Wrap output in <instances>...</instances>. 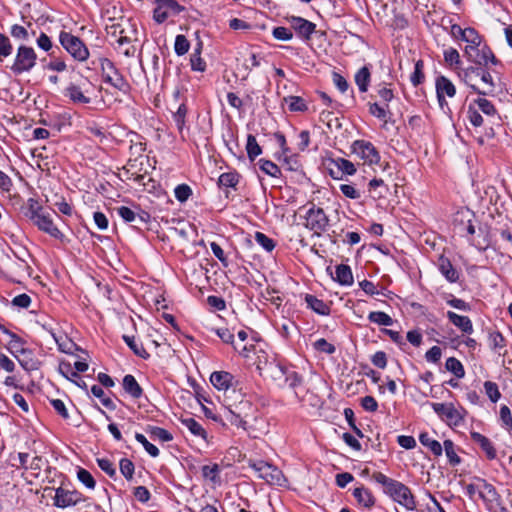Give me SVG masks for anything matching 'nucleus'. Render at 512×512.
Returning a JSON list of instances; mask_svg holds the SVG:
<instances>
[{"mask_svg": "<svg viewBox=\"0 0 512 512\" xmlns=\"http://www.w3.org/2000/svg\"><path fill=\"white\" fill-rule=\"evenodd\" d=\"M460 79L474 92L480 95H491L495 91V82L489 71L483 67L470 66L458 71Z\"/></svg>", "mask_w": 512, "mask_h": 512, "instance_id": "f257e3e1", "label": "nucleus"}, {"mask_svg": "<svg viewBox=\"0 0 512 512\" xmlns=\"http://www.w3.org/2000/svg\"><path fill=\"white\" fill-rule=\"evenodd\" d=\"M263 377L271 379L280 388L296 389L302 384V377L293 369L275 360L265 367Z\"/></svg>", "mask_w": 512, "mask_h": 512, "instance_id": "f03ea898", "label": "nucleus"}, {"mask_svg": "<svg viewBox=\"0 0 512 512\" xmlns=\"http://www.w3.org/2000/svg\"><path fill=\"white\" fill-rule=\"evenodd\" d=\"M462 41L467 43L464 52L469 61L479 65L487 64L489 59L492 63L495 62V57L490 50L483 48L482 53H480L479 47L482 39L474 28H466Z\"/></svg>", "mask_w": 512, "mask_h": 512, "instance_id": "7ed1b4c3", "label": "nucleus"}, {"mask_svg": "<svg viewBox=\"0 0 512 512\" xmlns=\"http://www.w3.org/2000/svg\"><path fill=\"white\" fill-rule=\"evenodd\" d=\"M251 405L249 401H240L238 405L229 403L223 409L224 419L233 426L242 428L254 438L258 437L256 434H252L250 427L247 426V409H250Z\"/></svg>", "mask_w": 512, "mask_h": 512, "instance_id": "20e7f679", "label": "nucleus"}, {"mask_svg": "<svg viewBox=\"0 0 512 512\" xmlns=\"http://www.w3.org/2000/svg\"><path fill=\"white\" fill-rule=\"evenodd\" d=\"M249 467L269 485L285 486L287 483L282 471L268 462L262 460L251 462Z\"/></svg>", "mask_w": 512, "mask_h": 512, "instance_id": "39448f33", "label": "nucleus"}, {"mask_svg": "<svg viewBox=\"0 0 512 512\" xmlns=\"http://www.w3.org/2000/svg\"><path fill=\"white\" fill-rule=\"evenodd\" d=\"M110 23L106 24L107 35L115 40L119 41H137V29L129 20L120 19L115 21L109 20Z\"/></svg>", "mask_w": 512, "mask_h": 512, "instance_id": "423d86ee", "label": "nucleus"}, {"mask_svg": "<svg viewBox=\"0 0 512 512\" xmlns=\"http://www.w3.org/2000/svg\"><path fill=\"white\" fill-rule=\"evenodd\" d=\"M59 40L63 48L79 62H84L89 58V50L84 42L68 32H61Z\"/></svg>", "mask_w": 512, "mask_h": 512, "instance_id": "0eeeda50", "label": "nucleus"}, {"mask_svg": "<svg viewBox=\"0 0 512 512\" xmlns=\"http://www.w3.org/2000/svg\"><path fill=\"white\" fill-rule=\"evenodd\" d=\"M434 412L449 426H460L464 422L466 411L453 403H431Z\"/></svg>", "mask_w": 512, "mask_h": 512, "instance_id": "6e6552de", "label": "nucleus"}, {"mask_svg": "<svg viewBox=\"0 0 512 512\" xmlns=\"http://www.w3.org/2000/svg\"><path fill=\"white\" fill-rule=\"evenodd\" d=\"M329 225V219L322 208L313 205L305 215V227L316 235L324 232Z\"/></svg>", "mask_w": 512, "mask_h": 512, "instance_id": "1a4fd4ad", "label": "nucleus"}, {"mask_svg": "<svg viewBox=\"0 0 512 512\" xmlns=\"http://www.w3.org/2000/svg\"><path fill=\"white\" fill-rule=\"evenodd\" d=\"M85 500L86 498L77 490L58 487L54 493L53 505L57 508L65 509L77 506Z\"/></svg>", "mask_w": 512, "mask_h": 512, "instance_id": "9d476101", "label": "nucleus"}, {"mask_svg": "<svg viewBox=\"0 0 512 512\" xmlns=\"http://www.w3.org/2000/svg\"><path fill=\"white\" fill-rule=\"evenodd\" d=\"M155 4L153 18L157 23H163L168 18L178 15L184 9L175 0H155Z\"/></svg>", "mask_w": 512, "mask_h": 512, "instance_id": "9b49d317", "label": "nucleus"}, {"mask_svg": "<svg viewBox=\"0 0 512 512\" xmlns=\"http://www.w3.org/2000/svg\"><path fill=\"white\" fill-rule=\"evenodd\" d=\"M353 153L362 159L364 163L368 165L378 164L380 161V154L375 148V146L365 140H356L352 144Z\"/></svg>", "mask_w": 512, "mask_h": 512, "instance_id": "f8f14e48", "label": "nucleus"}, {"mask_svg": "<svg viewBox=\"0 0 512 512\" xmlns=\"http://www.w3.org/2000/svg\"><path fill=\"white\" fill-rule=\"evenodd\" d=\"M41 336H47V349L51 350L53 345H57L58 349L67 354H72L76 345L75 343L64 333L56 332L54 335L52 332H47L44 328H41Z\"/></svg>", "mask_w": 512, "mask_h": 512, "instance_id": "ddd939ff", "label": "nucleus"}, {"mask_svg": "<svg viewBox=\"0 0 512 512\" xmlns=\"http://www.w3.org/2000/svg\"><path fill=\"white\" fill-rule=\"evenodd\" d=\"M437 99L442 110H449L446 97L453 98L456 94V87L450 79L440 75L435 80Z\"/></svg>", "mask_w": 512, "mask_h": 512, "instance_id": "4468645a", "label": "nucleus"}, {"mask_svg": "<svg viewBox=\"0 0 512 512\" xmlns=\"http://www.w3.org/2000/svg\"><path fill=\"white\" fill-rule=\"evenodd\" d=\"M387 493L407 510L415 509L416 503L411 490L403 483L396 481Z\"/></svg>", "mask_w": 512, "mask_h": 512, "instance_id": "2eb2a0df", "label": "nucleus"}, {"mask_svg": "<svg viewBox=\"0 0 512 512\" xmlns=\"http://www.w3.org/2000/svg\"><path fill=\"white\" fill-rule=\"evenodd\" d=\"M100 64L104 81L119 90H123L127 84L114 64L107 58L101 59Z\"/></svg>", "mask_w": 512, "mask_h": 512, "instance_id": "dca6fc26", "label": "nucleus"}, {"mask_svg": "<svg viewBox=\"0 0 512 512\" xmlns=\"http://www.w3.org/2000/svg\"><path fill=\"white\" fill-rule=\"evenodd\" d=\"M32 68V49L20 45L11 70L15 74H21Z\"/></svg>", "mask_w": 512, "mask_h": 512, "instance_id": "f3484780", "label": "nucleus"}, {"mask_svg": "<svg viewBox=\"0 0 512 512\" xmlns=\"http://www.w3.org/2000/svg\"><path fill=\"white\" fill-rule=\"evenodd\" d=\"M34 223L40 230L49 234L51 237L55 239L63 238L62 232L56 227L50 216L34 214Z\"/></svg>", "mask_w": 512, "mask_h": 512, "instance_id": "a211bd4d", "label": "nucleus"}, {"mask_svg": "<svg viewBox=\"0 0 512 512\" xmlns=\"http://www.w3.org/2000/svg\"><path fill=\"white\" fill-rule=\"evenodd\" d=\"M437 266L440 273L449 283H456L459 280L460 272L453 266L448 258L440 256Z\"/></svg>", "mask_w": 512, "mask_h": 512, "instance_id": "6ab92c4d", "label": "nucleus"}, {"mask_svg": "<svg viewBox=\"0 0 512 512\" xmlns=\"http://www.w3.org/2000/svg\"><path fill=\"white\" fill-rule=\"evenodd\" d=\"M11 340L9 341V348L14 356L18 359L19 363L25 370H30L29 361L22 359L20 356L25 355L27 350L24 347L25 342L15 334H10Z\"/></svg>", "mask_w": 512, "mask_h": 512, "instance_id": "aec40b11", "label": "nucleus"}, {"mask_svg": "<svg viewBox=\"0 0 512 512\" xmlns=\"http://www.w3.org/2000/svg\"><path fill=\"white\" fill-rule=\"evenodd\" d=\"M55 323L53 320H50L49 322H41L39 320L36 321L34 324V342H36L41 348L47 349V336H41L39 331H41V328H44L47 332H52L54 335H56L57 329L54 327Z\"/></svg>", "mask_w": 512, "mask_h": 512, "instance_id": "412c9836", "label": "nucleus"}, {"mask_svg": "<svg viewBox=\"0 0 512 512\" xmlns=\"http://www.w3.org/2000/svg\"><path fill=\"white\" fill-rule=\"evenodd\" d=\"M234 377L226 371H216L210 376V382L218 390L229 391Z\"/></svg>", "mask_w": 512, "mask_h": 512, "instance_id": "4be33fe9", "label": "nucleus"}, {"mask_svg": "<svg viewBox=\"0 0 512 512\" xmlns=\"http://www.w3.org/2000/svg\"><path fill=\"white\" fill-rule=\"evenodd\" d=\"M86 90H83L80 86L71 83L64 90V96L69 98L75 104H89L91 102L90 97L85 95Z\"/></svg>", "mask_w": 512, "mask_h": 512, "instance_id": "5701e85b", "label": "nucleus"}, {"mask_svg": "<svg viewBox=\"0 0 512 512\" xmlns=\"http://www.w3.org/2000/svg\"><path fill=\"white\" fill-rule=\"evenodd\" d=\"M446 316L448 320L463 333H473V324L468 316L458 315L453 311H447Z\"/></svg>", "mask_w": 512, "mask_h": 512, "instance_id": "b1692460", "label": "nucleus"}, {"mask_svg": "<svg viewBox=\"0 0 512 512\" xmlns=\"http://www.w3.org/2000/svg\"><path fill=\"white\" fill-rule=\"evenodd\" d=\"M471 439L479 445L488 459L492 460L496 458V449L490 439L479 432H471Z\"/></svg>", "mask_w": 512, "mask_h": 512, "instance_id": "393cba45", "label": "nucleus"}, {"mask_svg": "<svg viewBox=\"0 0 512 512\" xmlns=\"http://www.w3.org/2000/svg\"><path fill=\"white\" fill-rule=\"evenodd\" d=\"M334 166L337 168V172H335L332 168L330 169V174L334 178H340V175H353L356 172L355 165L344 158H338L332 161Z\"/></svg>", "mask_w": 512, "mask_h": 512, "instance_id": "a878e982", "label": "nucleus"}, {"mask_svg": "<svg viewBox=\"0 0 512 512\" xmlns=\"http://www.w3.org/2000/svg\"><path fill=\"white\" fill-rule=\"evenodd\" d=\"M353 496L358 504L365 508H371L375 504V498L371 491L363 486L355 488L353 490Z\"/></svg>", "mask_w": 512, "mask_h": 512, "instance_id": "bb28decb", "label": "nucleus"}, {"mask_svg": "<svg viewBox=\"0 0 512 512\" xmlns=\"http://www.w3.org/2000/svg\"><path fill=\"white\" fill-rule=\"evenodd\" d=\"M335 280L341 285L350 286L353 284V274L348 265L340 264L336 266Z\"/></svg>", "mask_w": 512, "mask_h": 512, "instance_id": "cd10ccee", "label": "nucleus"}, {"mask_svg": "<svg viewBox=\"0 0 512 512\" xmlns=\"http://www.w3.org/2000/svg\"><path fill=\"white\" fill-rule=\"evenodd\" d=\"M123 388L126 393L131 395L133 398L141 397L143 390L136 381L133 375H125L123 378Z\"/></svg>", "mask_w": 512, "mask_h": 512, "instance_id": "c85d7f7f", "label": "nucleus"}, {"mask_svg": "<svg viewBox=\"0 0 512 512\" xmlns=\"http://www.w3.org/2000/svg\"><path fill=\"white\" fill-rule=\"evenodd\" d=\"M181 423L183 426H185L191 432V434H193L196 437L202 438L203 440H206L207 433H206L205 429L194 418L188 417V418L181 419Z\"/></svg>", "mask_w": 512, "mask_h": 512, "instance_id": "c756f323", "label": "nucleus"}, {"mask_svg": "<svg viewBox=\"0 0 512 512\" xmlns=\"http://www.w3.org/2000/svg\"><path fill=\"white\" fill-rule=\"evenodd\" d=\"M305 302L309 308L320 315H328L330 313V307L313 295H306Z\"/></svg>", "mask_w": 512, "mask_h": 512, "instance_id": "7c9ffc66", "label": "nucleus"}, {"mask_svg": "<svg viewBox=\"0 0 512 512\" xmlns=\"http://www.w3.org/2000/svg\"><path fill=\"white\" fill-rule=\"evenodd\" d=\"M187 107L184 103L180 104L176 112L173 114V120L177 126V129L181 135V138L185 139V124H186Z\"/></svg>", "mask_w": 512, "mask_h": 512, "instance_id": "2f4dec72", "label": "nucleus"}, {"mask_svg": "<svg viewBox=\"0 0 512 512\" xmlns=\"http://www.w3.org/2000/svg\"><path fill=\"white\" fill-rule=\"evenodd\" d=\"M420 443L427 447L435 456L442 455V445L435 439L431 438L427 432H423L419 435Z\"/></svg>", "mask_w": 512, "mask_h": 512, "instance_id": "473e14b6", "label": "nucleus"}, {"mask_svg": "<svg viewBox=\"0 0 512 512\" xmlns=\"http://www.w3.org/2000/svg\"><path fill=\"white\" fill-rule=\"evenodd\" d=\"M294 29L302 36L309 38L315 29V25L303 18H293Z\"/></svg>", "mask_w": 512, "mask_h": 512, "instance_id": "72a5a7b5", "label": "nucleus"}, {"mask_svg": "<svg viewBox=\"0 0 512 512\" xmlns=\"http://www.w3.org/2000/svg\"><path fill=\"white\" fill-rule=\"evenodd\" d=\"M122 338L135 355L143 359L149 357V353L144 349L142 343H140L134 336L123 335Z\"/></svg>", "mask_w": 512, "mask_h": 512, "instance_id": "f704fd0d", "label": "nucleus"}, {"mask_svg": "<svg viewBox=\"0 0 512 512\" xmlns=\"http://www.w3.org/2000/svg\"><path fill=\"white\" fill-rule=\"evenodd\" d=\"M371 74L368 67L364 66L355 74V83L361 92H366L370 83Z\"/></svg>", "mask_w": 512, "mask_h": 512, "instance_id": "c9c22d12", "label": "nucleus"}, {"mask_svg": "<svg viewBox=\"0 0 512 512\" xmlns=\"http://www.w3.org/2000/svg\"><path fill=\"white\" fill-rule=\"evenodd\" d=\"M369 113L385 123L387 122L390 114L388 104L380 105L377 102L369 103Z\"/></svg>", "mask_w": 512, "mask_h": 512, "instance_id": "e433bc0d", "label": "nucleus"}, {"mask_svg": "<svg viewBox=\"0 0 512 512\" xmlns=\"http://www.w3.org/2000/svg\"><path fill=\"white\" fill-rule=\"evenodd\" d=\"M23 21L25 25L15 24L11 27L10 34L15 40L25 41L29 38V32L27 28L30 27L31 24L30 22L25 21L24 19Z\"/></svg>", "mask_w": 512, "mask_h": 512, "instance_id": "4c0bfd02", "label": "nucleus"}, {"mask_svg": "<svg viewBox=\"0 0 512 512\" xmlns=\"http://www.w3.org/2000/svg\"><path fill=\"white\" fill-rule=\"evenodd\" d=\"M473 105L478 111H481L487 116H495L497 114L495 106L489 100L485 98H478L474 100Z\"/></svg>", "mask_w": 512, "mask_h": 512, "instance_id": "58836bf2", "label": "nucleus"}, {"mask_svg": "<svg viewBox=\"0 0 512 512\" xmlns=\"http://www.w3.org/2000/svg\"><path fill=\"white\" fill-rule=\"evenodd\" d=\"M148 433L153 440H160L162 442H169L173 439L172 434L164 428L157 426L148 427Z\"/></svg>", "mask_w": 512, "mask_h": 512, "instance_id": "ea45409f", "label": "nucleus"}, {"mask_svg": "<svg viewBox=\"0 0 512 512\" xmlns=\"http://www.w3.org/2000/svg\"><path fill=\"white\" fill-rule=\"evenodd\" d=\"M276 359L273 356H269L264 351L260 350L257 353L256 360L254 364L256 365L257 370L260 375L263 376L265 373V367L270 366L271 362H274Z\"/></svg>", "mask_w": 512, "mask_h": 512, "instance_id": "a19ab883", "label": "nucleus"}, {"mask_svg": "<svg viewBox=\"0 0 512 512\" xmlns=\"http://www.w3.org/2000/svg\"><path fill=\"white\" fill-rule=\"evenodd\" d=\"M445 367L448 371L453 373L457 378H463L465 370L462 363L455 357H449L446 360Z\"/></svg>", "mask_w": 512, "mask_h": 512, "instance_id": "79ce46f5", "label": "nucleus"}, {"mask_svg": "<svg viewBox=\"0 0 512 512\" xmlns=\"http://www.w3.org/2000/svg\"><path fill=\"white\" fill-rule=\"evenodd\" d=\"M77 479L88 489L94 490L96 486V481L92 474L81 467L77 469Z\"/></svg>", "mask_w": 512, "mask_h": 512, "instance_id": "37998d69", "label": "nucleus"}, {"mask_svg": "<svg viewBox=\"0 0 512 512\" xmlns=\"http://www.w3.org/2000/svg\"><path fill=\"white\" fill-rule=\"evenodd\" d=\"M246 150L250 160H254L262 153V149L259 146L256 137L252 134H249L247 137Z\"/></svg>", "mask_w": 512, "mask_h": 512, "instance_id": "c03bdc74", "label": "nucleus"}, {"mask_svg": "<svg viewBox=\"0 0 512 512\" xmlns=\"http://www.w3.org/2000/svg\"><path fill=\"white\" fill-rule=\"evenodd\" d=\"M91 393L100 399L101 403L103 406H105L106 408L110 409V410H115L116 409V405L115 403L112 401V399H110L109 397H106L105 396V393H104V390L101 386H98V385H93L91 387Z\"/></svg>", "mask_w": 512, "mask_h": 512, "instance_id": "a18cd8bd", "label": "nucleus"}, {"mask_svg": "<svg viewBox=\"0 0 512 512\" xmlns=\"http://www.w3.org/2000/svg\"><path fill=\"white\" fill-rule=\"evenodd\" d=\"M368 319L369 321L382 326H391L393 324V319L388 314L381 311L370 312Z\"/></svg>", "mask_w": 512, "mask_h": 512, "instance_id": "49530a36", "label": "nucleus"}, {"mask_svg": "<svg viewBox=\"0 0 512 512\" xmlns=\"http://www.w3.org/2000/svg\"><path fill=\"white\" fill-rule=\"evenodd\" d=\"M442 448L444 449L450 464L457 465L460 463L461 459L457 455L454 443L451 440H445Z\"/></svg>", "mask_w": 512, "mask_h": 512, "instance_id": "de8ad7c7", "label": "nucleus"}, {"mask_svg": "<svg viewBox=\"0 0 512 512\" xmlns=\"http://www.w3.org/2000/svg\"><path fill=\"white\" fill-rule=\"evenodd\" d=\"M260 169L271 177H279L281 175L280 168L270 160L261 159L259 161Z\"/></svg>", "mask_w": 512, "mask_h": 512, "instance_id": "09e8293b", "label": "nucleus"}, {"mask_svg": "<svg viewBox=\"0 0 512 512\" xmlns=\"http://www.w3.org/2000/svg\"><path fill=\"white\" fill-rule=\"evenodd\" d=\"M135 439L137 440V442L143 445L144 449L151 457L155 458L159 455V449L155 445L150 443L143 434L136 433Z\"/></svg>", "mask_w": 512, "mask_h": 512, "instance_id": "8fccbe9b", "label": "nucleus"}, {"mask_svg": "<svg viewBox=\"0 0 512 512\" xmlns=\"http://www.w3.org/2000/svg\"><path fill=\"white\" fill-rule=\"evenodd\" d=\"M497 495V492L495 488L487 483L486 481L482 480L480 484V490H479V496L484 500H494Z\"/></svg>", "mask_w": 512, "mask_h": 512, "instance_id": "3c124183", "label": "nucleus"}, {"mask_svg": "<svg viewBox=\"0 0 512 512\" xmlns=\"http://www.w3.org/2000/svg\"><path fill=\"white\" fill-rule=\"evenodd\" d=\"M285 102L290 111H305L307 109L305 101L298 96L287 97L285 98Z\"/></svg>", "mask_w": 512, "mask_h": 512, "instance_id": "603ef678", "label": "nucleus"}, {"mask_svg": "<svg viewBox=\"0 0 512 512\" xmlns=\"http://www.w3.org/2000/svg\"><path fill=\"white\" fill-rule=\"evenodd\" d=\"M59 373L66 379L74 381V378H78L77 372L74 370L73 365L66 361H61L58 366Z\"/></svg>", "mask_w": 512, "mask_h": 512, "instance_id": "864d4df0", "label": "nucleus"}, {"mask_svg": "<svg viewBox=\"0 0 512 512\" xmlns=\"http://www.w3.org/2000/svg\"><path fill=\"white\" fill-rule=\"evenodd\" d=\"M238 174L235 172L223 173L219 176V185L224 187H235L238 183Z\"/></svg>", "mask_w": 512, "mask_h": 512, "instance_id": "5fc2aeb1", "label": "nucleus"}, {"mask_svg": "<svg viewBox=\"0 0 512 512\" xmlns=\"http://www.w3.org/2000/svg\"><path fill=\"white\" fill-rule=\"evenodd\" d=\"M134 42L135 41H119L117 42L116 49L120 54H123L126 57H133L136 52Z\"/></svg>", "mask_w": 512, "mask_h": 512, "instance_id": "6e6d98bb", "label": "nucleus"}, {"mask_svg": "<svg viewBox=\"0 0 512 512\" xmlns=\"http://www.w3.org/2000/svg\"><path fill=\"white\" fill-rule=\"evenodd\" d=\"M484 389L486 395L493 403L497 402L500 399L501 394L496 383L486 381L484 383Z\"/></svg>", "mask_w": 512, "mask_h": 512, "instance_id": "4d7b16f0", "label": "nucleus"}, {"mask_svg": "<svg viewBox=\"0 0 512 512\" xmlns=\"http://www.w3.org/2000/svg\"><path fill=\"white\" fill-rule=\"evenodd\" d=\"M467 115L470 123L474 127H480L483 125V117L473 104L469 105Z\"/></svg>", "mask_w": 512, "mask_h": 512, "instance_id": "13d9d810", "label": "nucleus"}, {"mask_svg": "<svg viewBox=\"0 0 512 512\" xmlns=\"http://www.w3.org/2000/svg\"><path fill=\"white\" fill-rule=\"evenodd\" d=\"M190 47L189 41L184 35H177L175 39L174 49L175 53L179 56L188 52Z\"/></svg>", "mask_w": 512, "mask_h": 512, "instance_id": "bf43d9fd", "label": "nucleus"}, {"mask_svg": "<svg viewBox=\"0 0 512 512\" xmlns=\"http://www.w3.org/2000/svg\"><path fill=\"white\" fill-rule=\"evenodd\" d=\"M121 474L127 479L131 480L134 475V464L131 460L123 458L119 463Z\"/></svg>", "mask_w": 512, "mask_h": 512, "instance_id": "052dcab7", "label": "nucleus"}, {"mask_svg": "<svg viewBox=\"0 0 512 512\" xmlns=\"http://www.w3.org/2000/svg\"><path fill=\"white\" fill-rule=\"evenodd\" d=\"M424 80V73H423V62L421 60L417 61L415 63L414 72L410 76V81L413 84V86H418L421 84Z\"/></svg>", "mask_w": 512, "mask_h": 512, "instance_id": "680f3d73", "label": "nucleus"}, {"mask_svg": "<svg viewBox=\"0 0 512 512\" xmlns=\"http://www.w3.org/2000/svg\"><path fill=\"white\" fill-rule=\"evenodd\" d=\"M255 241L268 252L272 251L275 247L274 241L261 232L255 233Z\"/></svg>", "mask_w": 512, "mask_h": 512, "instance_id": "e2e57ef3", "label": "nucleus"}, {"mask_svg": "<svg viewBox=\"0 0 512 512\" xmlns=\"http://www.w3.org/2000/svg\"><path fill=\"white\" fill-rule=\"evenodd\" d=\"M192 194L190 186L180 184L174 189L175 198L180 202H185Z\"/></svg>", "mask_w": 512, "mask_h": 512, "instance_id": "0e129e2a", "label": "nucleus"}, {"mask_svg": "<svg viewBox=\"0 0 512 512\" xmlns=\"http://www.w3.org/2000/svg\"><path fill=\"white\" fill-rule=\"evenodd\" d=\"M500 419L503 426L508 430L512 431V413L508 406L502 405L500 408Z\"/></svg>", "mask_w": 512, "mask_h": 512, "instance_id": "69168bd1", "label": "nucleus"}, {"mask_svg": "<svg viewBox=\"0 0 512 512\" xmlns=\"http://www.w3.org/2000/svg\"><path fill=\"white\" fill-rule=\"evenodd\" d=\"M444 60L449 66L460 64V54L455 48H448L444 51Z\"/></svg>", "mask_w": 512, "mask_h": 512, "instance_id": "338daca9", "label": "nucleus"}, {"mask_svg": "<svg viewBox=\"0 0 512 512\" xmlns=\"http://www.w3.org/2000/svg\"><path fill=\"white\" fill-rule=\"evenodd\" d=\"M489 342L494 350L502 349L505 346V338L498 331L489 334Z\"/></svg>", "mask_w": 512, "mask_h": 512, "instance_id": "774afa93", "label": "nucleus"}]
</instances>
